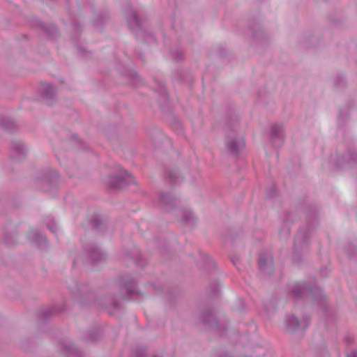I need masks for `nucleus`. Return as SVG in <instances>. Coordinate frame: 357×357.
I'll use <instances>...</instances> for the list:
<instances>
[{
  "mask_svg": "<svg viewBox=\"0 0 357 357\" xmlns=\"http://www.w3.org/2000/svg\"><path fill=\"white\" fill-rule=\"evenodd\" d=\"M128 24L132 31H139L142 33L144 31L142 29V24L139 20L138 15L135 10H131L127 18Z\"/></svg>",
  "mask_w": 357,
  "mask_h": 357,
  "instance_id": "f257e3e1",
  "label": "nucleus"
},
{
  "mask_svg": "<svg viewBox=\"0 0 357 357\" xmlns=\"http://www.w3.org/2000/svg\"><path fill=\"white\" fill-rule=\"evenodd\" d=\"M227 144L231 151L234 153H238V151L244 148L245 143L241 139L229 140L227 139Z\"/></svg>",
  "mask_w": 357,
  "mask_h": 357,
  "instance_id": "f03ea898",
  "label": "nucleus"
},
{
  "mask_svg": "<svg viewBox=\"0 0 357 357\" xmlns=\"http://www.w3.org/2000/svg\"><path fill=\"white\" fill-rule=\"evenodd\" d=\"M22 40H20L21 43H25L27 41V36L26 35H22Z\"/></svg>",
  "mask_w": 357,
  "mask_h": 357,
  "instance_id": "7ed1b4c3",
  "label": "nucleus"
},
{
  "mask_svg": "<svg viewBox=\"0 0 357 357\" xmlns=\"http://www.w3.org/2000/svg\"><path fill=\"white\" fill-rule=\"evenodd\" d=\"M294 321L295 322L296 326H298L299 325L298 320L297 318L293 317Z\"/></svg>",
  "mask_w": 357,
  "mask_h": 357,
  "instance_id": "20e7f679",
  "label": "nucleus"
}]
</instances>
